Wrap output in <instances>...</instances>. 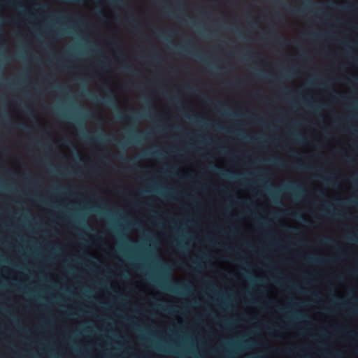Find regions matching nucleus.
<instances>
[{
	"label": "nucleus",
	"instance_id": "nucleus-7",
	"mask_svg": "<svg viewBox=\"0 0 358 358\" xmlns=\"http://www.w3.org/2000/svg\"><path fill=\"white\" fill-rule=\"evenodd\" d=\"M212 169L214 172H217V173H219L221 176H227V177H229V178H234L235 177V175L234 174H225V173L224 172V171L219 166H212Z\"/></svg>",
	"mask_w": 358,
	"mask_h": 358
},
{
	"label": "nucleus",
	"instance_id": "nucleus-3",
	"mask_svg": "<svg viewBox=\"0 0 358 358\" xmlns=\"http://www.w3.org/2000/svg\"><path fill=\"white\" fill-rule=\"evenodd\" d=\"M307 261L310 263L313 264H334L336 262V259L330 258V257H309Z\"/></svg>",
	"mask_w": 358,
	"mask_h": 358
},
{
	"label": "nucleus",
	"instance_id": "nucleus-21",
	"mask_svg": "<svg viewBox=\"0 0 358 358\" xmlns=\"http://www.w3.org/2000/svg\"><path fill=\"white\" fill-rule=\"evenodd\" d=\"M287 229L292 231V232H298V230L293 227H287Z\"/></svg>",
	"mask_w": 358,
	"mask_h": 358
},
{
	"label": "nucleus",
	"instance_id": "nucleus-1",
	"mask_svg": "<svg viewBox=\"0 0 358 358\" xmlns=\"http://www.w3.org/2000/svg\"><path fill=\"white\" fill-rule=\"evenodd\" d=\"M86 96L92 101L96 103H101L105 106H115L116 105V98L113 91L108 90L106 92V96L104 98H100L97 95L85 92Z\"/></svg>",
	"mask_w": 358,
	"mask_h": 358
},
{
	"label": "nucleus",
	"instance_id": "nucleus-46",
	"mask_svg": "<svg viewBox=\"0 0 358 358\" xmlns=\"http://www.w3.org/2000/svg\"><path fill=\"white\" fill-rule=\"evenodd\" d=\"M320 194H321V196H324V192H320Z\"/></svg>",
	"mask_w": 358,
	"mask_h": 358
},
{
	"label": "nucleus",
	"instance_id": "nucleus-49",
	"mask_svg": "<svg viewBox=\"0 0 358 358\" xmlns=\"http://www.w3.org/2000/svg\"><path fill=\"white\" fill-rule=\"evenodd\" d=\"M305 358H310V357L308 356H304Z\"/></svg>",
	"mask_w": 358,
	"mask_h": 358
},
{
	"label": "nucleus",
	"instance_id": "nucleus-6",
	"mask_svg": "<svg viewBox=\"0 0 358 358\" xmlns=\"http://www.w3.org/2000/svg\"><path fill=\"white\" fill-rule=\"evenodd\" d=\"M285 189L294 193L296 196H299V194L298 193H300L303 191L302 187L294 182L288 184L285 186Z\"/></svg>",
	"mask_w": 358,
	"mask_h": 358
},
{
	"label": "nucleus",
	"instance_id": "nucleus-10",
	"mask_svg": "<svg viewBox=\"0 0 358 358\" xmlns=\"http://www.w3.org/2000/svg\"><path fill=\"white\" fill-rule=\"evenodd\" d=\"M287 10H289V13H291L292 14H295V15H301L305 13L304 9L295 10V9H291L289 8H287Z\"/></svg>",
	"mask_w": 358,
	"mask_h": 358
},
{
	"label": "nucleus",
	"instance_id": "nucleus-39",
	"mask_svg": "<svg viewBox=\"0 0 358 358\" xmlns=\"http://www.w3.org/2000/svg\"><path fill=\"white\" fill-rule=\"evenodd\" d=\"M151 154H152V153H151V152H145V155H150Z\"/></svg>",
	"mask_w": 358,
	"mask_h": 358
},
{
	"label": "nucleus",
	"instance_id": "nucleus-15",
	"mask_svg": "<svg viewBox=\"0 0 358 358\" xmlns=\"http://www.w3.org/2000/svg\"><path fill=\"white\" fill-rule=\"evenodd\" d=\"M333 355L335 358H343V353L336 351L333 353Z\"/></svg>",
	"mask_w": 358,
	"mask_h": 358
},
{
	"label": "nucleus",
	"instance_id": "nucleus-4",
	"mask_svg": "<svg viewBox=\"0 0 358 358\" xmlns=\"http://www.w3.org/2000/svg\"><path fill=\"white\" fill-rule=\"evenodd\" d=\"M163 287L172 292L177 293L179 292L182 289L187 290L189 288V285L185 283L184 286H182V285H180L178 282L173 281L169 286H164Z\"/></svg>",
	"mask_w": 358,
	"mask_h": 358
},
{
	"label": "nucleus",
	"instance_id": "nucleus-23",
	"mask_svg": "<svg viewBox=\"0 0 358 358\" xmlns=\"http://www.w3.org/2000/svg\"><path fill=\"white\" fill-rule=\"evenodd\" d=\"M124 71H127V72H129V73H134L132 69H130L129 67L128 66H125L124 68Z\"/></svg>",
	"mask_w": 358,
	"mask_h": 358
},
{
	"label": "nucleus",
	"instance_id": "nucleus-40",
	"mask_svg": "<svg viewBox=\"0 0 358 358\" xmlns=\"http://www.w3.org/2000/svg\"><path fill=\"white\" fill-rule=\"evenodd\" d=\"M343 10H349V8H348V7H344V8H343Z\"/></svg>",
	"mask_w": 358,
	"mask_h": 358
},
{
	"label": "nucleus",
	"instance_id": "nucleus-12",
	"mask_svg": "<svg viewBox=\"0 0 358 358\" xmlns=\"http://www.w3.org/2000/svg\"><path fill=\"white\" fill-rule=\"evenodd\" d=\"M109 3L113 5H122V0H108Z\"/></svg>",
	"mask_w": 358,
	"mask_h": 358
},
{
	"label": "nucleus",
	"instance_id": "nucleus-48",
	"mask_svg": "<svg viewBox=\"0 0 358 358\" xmlns=\"http://www.w3.org/2000/svg\"><path fill=\"white\" fill-rule=\"evenodd\" d=\"M247 246L250 247L251 245H250V244L247 243Z\"/></svg>",
	"mask_w": 358,
	"mask_h": 358
},
{
	"label": "nucleus",
	"instance_id": "nucleus-22",
	"mask_svg": "<svg viewBox=\"0 0 358 358\" xmlns=\"http://www.w3.org/2000/svg\"><path fill=\"white\" fill-rule=\"evenodd\" d=\"M262 137H250V140L252 142L257 141L258 139H260Z\"/></svg>",
	"mask_w": 358,
	"mask_h": 358
},
{
	"label": "nucleus",
	"instance_id": "nucleus-35",
	"mask_svg": "<svg viewBox=\"0 0 358 358\" xmlns=\"http://www.w3.org/2000/svg\"><path fill=\"white\" fill-rule=\"evenodd\" d=\"M187 89L189 91H191V92H194L195 91L194 90H192V89L189 87H187Z\"/></svg>",
	"mask_w": 358,
	"mask_h": 358
},
{
	"label": "nucleus",
	"instance_id": "nucleus-16",
	"mask_svg": "<svg viewBox=\"0 0 358 358\" xmlns=\"http://www.w3.org/2000/svg\"><path fill=\"white\" fill-rule=\"evenodd\" d=\"M17 127H18L19 129H23V130H27V129H29V127H28L27 125H25V124H22V123L18 124H17Z\"/></svg>",
	"mask_w": 358,
	"mask_h": 358
},
{
	"label": "nucleus",
	"instance_id": "nucleus-44",
	"mask_svg": "<svg viewBox=\"0 0 358 358\" xmlns=\"http://www.w3.org/2000/svg\"><path fill=\"white\" fill-rule=\"evenodd\" d=\"M337 301H341V298H336V299Z\"/></svg>",
	"mask_w": 358,
	"mask_h": 358
},
{
	"label": "nucleus",
	"instance_id": "nucleus-8",
	"mask_svg": "<svg viewBox=\"0 0 358 358\" xmlns=\"http://www.w3.org/2000/svg\"><path fill=\"white\" fill-rule=\"evenodd\" d=\"M3 3L10 7H16L19 3L18 0H4Z\"/></svg>",
	"mask_w": 358,
	"mask_h": 358
},
{
	"label": "nucleus",
	"instance_id": "nucleus-9",
	"mask_svg": "<svg viewBox=\"0 0 358 358\" xmlns=\"http://www.w3.org/2000/svg\"><path fill=\"white\" fill-rule=\"evenodd\" d=\"M322 242L326 245H335L336 241L330 238L325 237L322 239Z\"/></svg>",
	"mask_w": 358,
	"mask_h": 358
},
{
	"label": "nucleus",
	"instance_id": "nucleus-27",
	"mask_svg": "<svg viewBox=\"0 0 358 358\" xmlns=\"http://www.w3.org/2000/svg\"><path fill=\"white\" fill-rule=\"evenodd\" d=\"M351 336H357V334L354 331H347Z\"/></svg>",
	"mask_w": 358,
	"mask_h": 358
},
{
	"label": "nucleus",
	"instance_id": "nucleus-18",
	"mask_svg": "<svg viewBox=\"0 0 358 358\" xmlns=\"http://www.w3.org/2000/svg\"><path fill=\"white\" fill-rule=\"evenodd\" d=\"M295 138H296V140L298 142H300V143H302V142H303V143L304 138H302V137H301L300 136H298V135H297V136H295Z\"/></svg>",
	"mask_w": 358,
	"mask_h": 358
},
{
	"label": "nucleus",
	"instance_id": "nucleus-24",
	"mask_svg": "<svg viewBox=\"0 0 358 358\" xmlns=\"http://www.w3.org/2000/svg\"><path fill=\"white\" fill-rule=\"evenodd\" d=\"M129 22H130L131 23H132V24H135L136 21V19H135L134 17H129Z\"/></svg>",
	"mask_w": 358,
	"mask_h": 358
},
{
	"label": "nucleus",
	"instance_id": "nucleus-33",
	"mask_svg": "<svg viewBox=\"0 0 358 358\" xmlns=\"http://www.w3.org/2000/svg\"><path fill=\"white\" fill-rule=\"evenodd\" d=\"M351 239H352V241H356V242H358V238H357V237H352V238H351Z\"/></svg>",
	"mask_w": 358,
	"mask_h": 358
},
{
	"label": "nucleus",
	"instance_id": "nucleus-19",
	"mask_svg": "<svg viewBox=\"0 0 358 358\" xmlns=\"http://www.w3.org/2000/svg\"><path fill=\"white\" fill-rule=\"evenodd\" d=\"M224 354L226 356H231V355H232L234 353L233 352H231V351L224 350Z\"/></svg>",
	"mask_w": 358,
	"mask_h": 358
},
{
	"label": "nucleus",
	"instance_id": "nucleus-11",
	"mask_svg": "<svg viewBox=\"0 0 358 358\" xmlns=\"http://www.w3.org/2000/svg\"><path fill=\"white\" fill-rule=\"evenodd\" d=\"M271 162L279 166H284L285 162L284 161L279 159H273L270 160Z\"/></svg>",
	"mask_w": 358,
	"mask_h": 358
},
{
	"label": "nucleus",
	"instance_id": "nucleus-13",
	"mask_svg": "<svg viewBox=\"0 0 358 358\" xmlns=\"http://www.w3.org/2000/svg\"><path fill=\"white\" fill-rule=\"evenodd\" d=\"M296 169L298 170H308V169H309V167L307 166L299 164H296Z\"/></svg>",
	"mask_w": 358,
	"mask_h": 358
},
{
	"label": "nucleus",
	"instance_id": "nucleus-26",
	"mask_svg": "<svg viewBox=\"0 0 358 358\" xmlns=\"http://www.w3.org/2000/svg\"><path fill=\"white\" fill-rule=\"evenodd\" d=\"M324 182L328 184L332 183V181L329 178H323Z\"/></svg>",
	"mask_w": 358,
	"mask_h": 358
},
{
	"label": "nucleus",
	"instance_id": "nucleus-20",
	"mask_svg": "<svg viewBox=\"0 0 358 358\" xmlns=\"http://www.w3.org/2000/svg\"><path fill=\"white\" fill-rule=\"evenodd\" d=\"M171 352H173L174 354L178 355L181 358H187L186 355H184L182 354H180V353H178V352H174V351H171Z\"/></svg>",
	"mask_w": 358,
	"mask_h": 358
},
{
	"label": "nucleus",
	"instance_id": "nucleus-31",
	"mask_svg": "<svg viewBox=\"0 0 358 358\" xmlns=\"http://www.w3.org/2000/svg\"><path fill=\"white\" fill-rule=\"evenodd\" d=\"M334 215H336V217H338L344 218V216L341 214L336 213V214H334Z\"/></svg>",
	"mask_w": 358,
	"mask_h": 358
},
{
	"label": "nucleus",
	"instance_id": "nucleus-45",
	"mask_svg": "<svg viewBox=\"0 0 358 358\" xmlns=\"http://www.w3.org/2000/svg\"><path fill=\"white\" fill-rule=\"evenodd\" d=\"M314 295H315V296H319L318 293H315Z\"/></svg>",
	"mask_w": 358,
	"mask_h": 358
},
{
	"label": "nucleus",
	"instance_id": "nucleus-34",
	"mask_svg": "<svg viewBox=\"0 0 358 358\" xmlns=\"http://www.w3.org/2000/svg\"><path fill=\"white\" fill-rule=\"evenodd\" d=\"M352 313H353V314H358V310H357V309H353V310H352Z\"/></svg>",
	"mask_w": 358,
	"mask_h": 358
},
{
	"label": "nucleus",
	"instance_id": "nucleus-47",
	"mask_svg": "<svg viewBox=\"0 0 358 358\" xmlns=\"http://www.w3.org/2000/svg\"><path fill=\"white\" fill-rule=\"evenodd\" d=\"M228 324H229V323H228V322H225V323H224V325H225V326H227Z\"/></svg>",
	"mask_w": 358,
	"mask_h": 358
},
{
	"label": "nucleus",
	"instance_id": "nucleus-5",
	"mask_svg": "<svg viewBox=\"0 0 358 358\" xmlns=\"http://www.w3.org/2000/svg\"><path fill=\"white\" fill-rule=\"evenodd\" d=\"M117 119L120 121H129L131 124H133L137 120H138V117L134 115H128L123 113H120L117 115Z\"/></svg>",
	"mask_w": 358,
	"mask_h": 358
},
{
	"label": "nucleus",
	"instance_id": "nucleus-17",
	"mask_svg": "<svg viewBox=\"0 0 358 358\" xmlns=\"http://www.w3.org/2000/svg\"><path fill=\"white\" fill-rule=\"evenodd\" d=\"M352 182L355 185H358V178L357 177H354L352 178Z\"/></svg>",
	"mask_w": 358,
	"mask_h": 358
},
{
	"label": "nucleus",
	"instance_id": "nucleus-28",
	"mask_svg": "<svg viewBox=\"0 0 358 358\" xmlns=\"http://www.w3.org/2000/svg\"><path fill=\"white\" fill-rule=\"evenodd\" d=\"M119 158H120V159H121V160H127V159L126 158V157H125L124 155H120V156H119Z\"/></svg>",
	"mask_w": 358,
	"mask_h": 358
},
{
	"label": "nucleus",
	"instance_id": "nucleus-42",
	"mask_svg": "<svg viewBox=\"0 0 358 358\" xmlns=\"http://www.w3.org/2000/svg\"><path fill=\"white\" fill-rule=\"evenodd\" d=\"M195 265H196V267L199 266V264L198 263H196V262H195Z\"/></svg>",
	"mask_w": 358,
	"mask_h": 358
},
{
	"label": "nucleus",
	"instance_id": "nucleus-25",
	"mask_svg": "<svg viewBox=\"0 0 358 358\" xmlns=\"http://www.w3.org/2000/svg\"><path fill=\"white\" fill-rule=\"evenodd\" d=\"M162 308H163L164 310H165L169 311V312H175V310H174V309H173V308H164V307H163Z\"/></svg>",
	"mask_w": 358,
	"mask_h": 358
},
{
	"label": "nucleus",
	"instance_id": "nucleus-36",
	"mask_svg": "<svg viewBox=\"0 0 358 358\" xmlns=\"http://www.w3.org/2000/svg\"><path fill=\"white\" fill-rule=\"evenodd\" d=\"M290 288L296 289V286L295 285H294L291 286Z\"/></svg>",
	"mask_w": 358,
	"mask_h": 358
},
{
	"label": "nucleus",
	"instance_id": "nucleus-38",
	"mask_svg": "<svg viewBox=\"0 0 358 358\" xmlns=\"http://www.w3.org/2000/svg\"><path fill=\"white\" fill-rule=\"evenodd\" d=\"M280 43H282V44L285 45V41H282V40H281V39H280Z\"/></svg>",
	"mask_w": 358,
	"mask_h": 358
},
{
	"label": "nucleus",
	"instance_id": "nucleus-29",
	"mask_svg": "<svg viewBox=\"0 0 358 358\" xmlns=\"http://www.w3.org/2000/svg\"><path fill=\"white\" fill-rule=\"evenodd\" d=\"M266 328L268 329L271 332L273 330V327L270 325H266Z\"/></svg>",
	"mask_w": 358,
	"mask_h": 358
},
{
	"label": "nucleus",
	"instance_id": "nucleus-43",
	"mask_svg": "<svg viewBox=\"0 0 358 358\" xmlns=\"http://www.w3.org/2000/svg\"><path fill=\"white\" fill-rule=\"evenodd\" d=\"M357 273H358V272H357V271H354V272H353V274H354V275H357Z\"/></svg>",
	"mask_w": 358,
	"mask_h": 358
},
{
	"label": "nucleus",
	"instance_id": "nucleus-14",
	"mask_svg": "<svg viewBox=\"0 0 358 358\" xmlns=\"http://www.w3.org/2000/svg\"><path fill=\"white\" fill-rule=\"evenodd\" d=\"M292 215L294 216L295 217L299 218V220L306 222V220L304 219V217H303V215L301 214H298V213H292Z\"/></svg>",
	"mask_w": 358,
	"mask_h": 358
},
{
	"label": "nucleus",
	"instance_id": "nucleus-51",
	"mask_svg": "<svg viewBox=\"0 0 358 358\" xmlns=\"http://www.w3.org/2000/svg\"><path fill=\"white\" fill-rule=\"evenodd\" d=\"M357 64H358V60H357Z\"/></svg>",
	"mask_w": 358,
	"mask_h": 358
},
{
	"label": "nucleus",
	"instance_id": "nucleus-41",
	"mask_svg": "<svg viewBox=\"0 0 358 358\" xmlns=\"http://www.w3.org/2000/svg\"><path fill=\"white\" fill-rule=\"evenodd\" d=\"M211 244H215V242L213 241H209Z\"/></svg>",
	"mask_w": 358,
	"mask_h": 358
},
{
	"label": "nucleus",
	"instance_id": "nucleus-2",
	"mask_svg": "<svg viewBox=\"0 0 358 358\" xmlns=\"http://www.w3.org/2000/svg\"><path fill=\"white\" fill-rule=\"evenodd\" d=\"M84 138L90 143L96 145H100L103 142H112L114 139L113 138H109L108 136H106L103 133H101L100 135L96 136L85 135Z\"/></svg>",
	"mask_w": 358,
	"mask_h": 358
},
{
	"label": "nucleus",
	"instance_id": "nucleus-32",
	"mask_svg": "<svg viewBox=\"0 0 358 358\" xmlns=\"http://www.w3.org/2000/svg\"><path fill=\"white\" fill-rule=\"evenodd\" d=\"M180 50L182 51V52H187V50L185 47H180Z\"/></svg>",
	"mask_w": 358,
	"mask_h": 358
},
{
	"label": "nucleus",
	"instance_id": "nucleus-37",
	"mask_svg": "<svg viewBox=\"0 0 358 358\" xmlns=\"http://www.w3.org/2000/svg\"><path fill=\"white\" fill-rule=\"evenodd\" d=\"M299 291L300 292H301V293H304V292H305V289H300V290H299Z\"/></svg>",
	"mask_w": 358,
	"mask_h": 358
},
{
	"label": "nucleus",
	"instance_id": "nucleus-30",
	"mask_svg": "<svg viewBox=\"0 0 358 358\" xmlns=\"http://www.w3.org/2000/svg\"><path fill=\"white\" fill-rule=\"evenodd\" d=\"M349 80L350 82L358 83V79H357V78H355V79L349 78Z\"/></svg>",
	"mask_w": 358,
	"mask_h": 358
},
{
	"label": "nucleus",
	"instance_id": "nucleus-50",
	"mask_svg": "<svg viewBox=\"0 0 358 358\" xmlns=\"http://www.w3.org/2000/svg\"><path fill=\"white\" fill-rule=\"evenodd\" d=\"M261 124H263L264 122L261 120L259 121Z\"/></svg>",
	"mask_w": 358,
	"mask_h": 358
}]
</instances>
